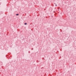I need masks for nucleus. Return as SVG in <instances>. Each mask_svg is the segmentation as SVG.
I'll use <instances>...</instances> for the list:
<instances>
[{"instance_id":"7ed1b4c3","label":"nucleus","mask_w":76,"mask_h":76,"mask_svg":"<svg viewBox=\"0 0 76 76\" xmlns=\"http://www.w3.org/2000/svg\"><path fill=\"white\" fill-rule=\"evenodd\" d=\"M56 6H57V4H56Z\"/></svg>"},{"instance_id":"f257e3e1","label":"nucleus","mask_w":76,"mask_h":76,"mask_svg":"<svg viewBox=\"0 0 76 76\" xmlns=\"http://www.w3.org/2000/svg\"><path fill=\"white\" fill-rule=\"evenodd\" d=\"M24 24H25V25H27V23H24Z\"/></svg>"},{"instance_id":"f03ea898","label":"nucleus","mask_w":76,"mask_h":76,"mask_svg":"<svg viewBox=\"0 0 76 76\" xmlns=\"http://www.w3.org/2000/svg\"><path fill=\"white\" fill-rule=\"evenodd\" d=\"M16 15H17V16H18V15H19V14H16Z\"/></svg>"}]
</instances>
